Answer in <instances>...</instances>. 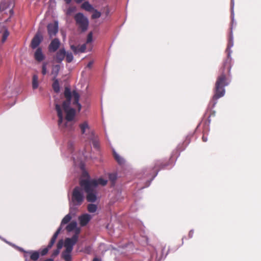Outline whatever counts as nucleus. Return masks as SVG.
Listing matches in <instances>:
<instances>
[{"mask_svg":"<svg viewBox=\"0 0 261 261\" xmlns=\"http://www.w3.org/2000/svg\"><path fill=\"white\" fill-rule=\"evenodd\" d=\"M71 50L74 52V54H77L80 53L79 46H76L73 45L70 46Z\"/></svg>","mask_w":261,"mask_h":261,"instance_id":"nucleus-36","label":"nucleus"},{"mask_svg":"<svg viewBox=\"0 0 261 261\" xmlns=\"http://www.w3.org/2000/svg\"><path fill=\"white\" fill-rule=\"evenodd\" d=\"M54 82L53 84V88L56 92H58L60 90V86L57 79L54 80Z\"/></svg>","mask_w":261,"mask_h":261,"instance_id":"nucleus-31","label":"nucleus"},{"mask_svg":"<svg viewBox=\"0 0 261 261\" xmlns=\"http://www.w3.org/2000/svg\"><path fill=\"white\" fill-rule=\"evenodd\" d=\"M72 148L73 145L72 144H70L68 146V149L71 153H72Z\"/></svg>","mask_w":261,"mask_h":261,"instance_id":"nucleus-45","label":"nucleus"},{"mask_svg":"<svg viewBox=\"0 0 261 261\" xmlns=\"http://www.w3.org/2000/svg\"><path fill=\"white\" fill-rule=\"evenodd\" d=\"M216 103V102H215L213 104V106L212 107H214L215 105V104Z\"/></svg>","mask_w":261,"mask_h":261,"instance_id":"nucleus-51","label":"nucleus"},{"mask_svg":"<svg viewBox=\"0 0 261 261\" xmlns=\"http://www.w3.org/2000/svg\"><path fill=\"white\" fill-rule=\"evenodd\" d=\"M42 36L39 34H37L33 38L31 46L33 48L37 47L40 43L42 40Z\"/></svg>","mask_w":261,"mask_h":261,"instance_id":"nucleus-15","label":"nucleus"},{"mask_svg":"<svg viewBox=\"0 0 261 261\" xmlns=\"http://www.w3.org/2000/svg\"><path fill=\"white\" fill-rule=\"evenodd\" d=\"M35 59L39 62H41L45 58V56L42 52V50L40 48H38L35 54H34Z\"/></svg>","mask_w":261,"mask_h":261,"instance_id":"nucleus-19","label":"nucleus"},{"mask_svg":"<svg viewBox=\"0 0 261 261\" xmlns=\"http://www.w3.org/2000/svg\"><path fill=\"white\" fill-rule=\"evenodd\" d=\"M92 248L91 246H86L83 249V252L87 254H90L91 252Z\"/></svg>","mask_w":261,"mask_h":261,"instance_id":"nucleus-39","label":"nucleus"},{"mask_svg":"<svg viewBox=\"0 0 261 261\" xmlns=\"http://www.w3.org/2000/svg\"><path fill=\"white\" fill-rule=\"evenodd\" d=\"M48 33L50 38L55 36L58 32V23L57 21L49 23L47 25Z\"/></svg>","mask_w":261,"mask_h":261,"instance_id":"nucleus-10","label":"nucleus"},{"mask_svg":"<svg viewBox=\"0 0 261 261\" xmlns=\"http://www.w3.org/2000/svg\"><path fill=\"white\" fill-rule=\"evenodd\" d=\"M66 229L68 232L73 231V235H76L77 237H79V234L81 231V228L77 226V222L74 221L68 224Z\"/></svg>","mask_w":261,"mask_h":261,"instance_id":"nucleus-9","label":"nucleus"},{"mask_svg":"<svg viewBox=\"0 0 261 261\" xmlns=\"http://www.w3.org/2000/svg\"><path fill=\"white\" fill-rule=\"evenodd\" d=\"M216 112L215 111L213 110L212 108H207L204 115V117L207 119L208 123L211 122V117H214L215 116Z\"/></svg>","mask_w":261,"mask_h":261,"instance_id":"nucleus-17","label":"nucleus"},{"mask_svg":"<svg viewBox=\"0 0 261 261\" xmlns=\"http://www.w3.org/2000/svg\"><path fill=\"white\" fill-rule=\"evenodd\" d=\"M79 237L73 235L70 238H67L63 241V246L66 249L73 250L74 245L77 243Z\"/></svg>","mask_w":261,"mask_h":261,"instance_id":"nucleus-7","label":"nucleus"},{"mask_svg":"<svg viewBox=\"0 0 261 261\" xmlns=\"http://www.w3.org/2000/svg\"><path fill=\"white\" fill-rule=\"evenodd\" d=\"M84 198L85 196L83 189L79 187L74 188L70 201L71 213L74 212L73 215H75L77 211V207L82 204Z\"/></svg>","mask_w":261,"mask_h":261,"instance_id":"nucleus-4","label":"nucleus"},{"mask_svg":"<svg viewBox=\"0 0 261 261\" xmlns=\"http://www.w3.org/2000/svg\"><path fill=\"white\" fill-rule=\"evenodd\" d=\"M39 84L38 76L36 74H34L32 77V88L36 89L38 88Z\"/></svg>","mask_w":261,"mask_h":261,"instance_id":"nucleus-26","label":"nucleus"},{"mask_svg":"<svg viewBox=\"0 0 261 261\" xmlns=\"http://www.w3.org/2000/svg\"><path fill=\"white\" fill-rule=\"evenodd\" d=\"M0 239H1L2 240L4 241L5 242H6L7 244L11 245L12 246L15 247V248L17 249L18 250H19V251H22V252H23L25 253V254L24 255H27V254H28L27 252L28 251H24L22 248L19 247H18V246H16V245H15L14 244H13L7 241H6L5 239L2 238L1 237H0Z\"/></svg>","mask_w":261,"mask_h":261,"instance_id":"nucleus-32","label":"nucleus"},{"mask_svg":"<svg viewBox=\"0 0 261 261\" xmlns=\"http://www.w3.org/2000/svg\"><path fill=\"white\" fill-rule=\"evenodd\" d=\"M64 1L67 4H69L71 2L72 0H64Z\"/></svg>","mask_w":261,"mask_h":261,"instance_id":"nucleus-46","label":"nucleus"},{"mask_svg":"<svg viewBox=\"0 0 261 261\" xmlns=\"http://www.w3.org/2000/svg\"><path fill=\"white\" fill-rule=\"evenodd\" d=\"M79 127L82 134L84 136V137L87 139L88 137H90L91 133H94L93 131L90 128L89 123L85 121L80 124Z\"/></svg>","mask_w":261,"mask_h":261,"instance_id":"nucleus-8","label":"nucleus"},{"mask_svg":"<svg viewBox=\"0 0 261 261\" xmlns=\"http://www.w3.org/2000/svg\"><path fill=\"white\" fill-rule=\"evenodd\" d=\"M92 41V32H90V33H89L88 35V37H87V43H91Z\"/></svg>","mask_w":261,"mask_h":261,"instance_id":"nucleus-41","label":"nucleus"},{"mask_svg":"<svg viewBox=\"0 0 261 261\" xmlns=\"http://www.w3.org/2000/svg\"><path fill=\"white\" fill-rule=\"evenodd\" d=\"M77 25L83 31H86L88 27L89 21L88 18L82 13H79L74 17Z\"/></svg>","mask_w":261,"mask_h":261,"instance_id":"nucleus-6","label":"nucleus"},{"mask_svg":"<svg viewBox=\"0 0 261 261\" xmlns=\"http://www.w3.org/2000/svg\"><path fill=\"white\" fill-rule=\"evenodd\" d=\"M24 257H25V261H28L27 256L26 255H24Z\"/></svg>","mask_w":261,"mask_h":261,"instance_id":"nucleus-50","label":"nucleus"},{"mask_svg":"<svg viewBox=\"0 0 261 261\" xmlns=\"http://www.w3.org/2000/svg\"><path fill=\"white\" fill-rule=\"evenodd\" d=\"M75 9L76 8L74 7H69L67 10V14L68 15L71 14L72 12H73L75 11Z\"/></svg>","mask_w":261,"mask_h":261,"instance_id":"nucleus-40","label":"nucleus"},{"mask_svg":"<svg viewBox=\"0 0 261 261\" xmlns=\"http://www.w3.org/2000/svg\"><path fill=\"white\" fill-rule=\"evenodd\" d=\"M44 261H54V260L52 258H48V259L45 260Z\"/></svg>","mask_w":261,"mask_h":261,"instance_id":"nucleus-49","label":"nucleus"},{"mask_svg":"<svg viewBox=\"0 0 261 261\" xmlns=\"http://www.w3.org/2000/svg\"><path fill=\"white\" fill-rule=\"evenodd\" d=\"M233 46V41H232V35L230 34L228 40V43L227 44V47L226 49V51L227 53V57L226 58H230V48Z\"/></svg>","mask_w":261,"mask_h":261,"instance_id":"nucleus-23","label":"nucleus"},{"mask_svg":"<svg viewBox=\"0 0 261 261\" xmlns=\"http://www.w3.org/2000/svg\"><path fill=\"white\" fill-rule=\"evenodd\" d=\"M193 234H194V231L193 230H191L189 231V238H192L193 236Z\"/></svg>","mask_w":261,"mask_h":261,"instance_id":"nucleus-44","label":"nucleus"},{"mask_svg":"<svg viewBox=\"0 0 261 261\" xmlns=\"http://www.w3.org/2000/svg\"><path fill=\"white\" fill-rule=\"evenodd\" d=\"M202 140L204 142H206L208 140L207 135H206L205 133H203V134Z\"/></svg>","mask_w":261,"mask_h":261,"instance_id":"nucleus-43","label":"nucleus"},{"mask_svg":"<svg viewBox=\"0 0 261 261\" xmlns=\"http://www.w3.org/2000/svg\"><path fill=\"white\" fill-rule=\"evenodd\" d=\"M93 261H101V260L97 257H95L93 259Z\"/></svg>","mask_w":261,"mask_h":261,"instance_id":"nucleus-47","label":"nucleus"},{"mask_svg":"<svg viewBox=\"0 0 261 261\" xmlns=\"http://www.w3.org/2000/svg\"><path fill=\"white\" fill-rule=\"evenodd\" d=\"M61 229H62V227H61V226H60L58 228V229H57L56 232L54 233L52 238L51 239V240L49 242V247L53 246V245L54 244L55 242H56V239H57L58 236L59 235V234L60 233Z\"/></svg>","mask_w":261,"mask_h":261,"instance_id":"nucleus-25","label":"nucleus"},{"mask_svg":"<svg viewBox=\"0 0 261 261\" xmlns=\"http://www.w3.org/2000/svg\"><path fill=\"white\" fill-rule=\"evenodd\" d=\"M9 35V33L8 31V30L5 28H3V34H2V42H4L7 39V37H8Z\"/></svg>","mask_w":261,"mask_h":261,"instance_id":"nucleus-30","label":"nucleus"},{"mask_svg":"<svg viewBox=\"0 0 261 261\" xmlns=\"http://www.w3.org/2000/svg\"><path fill=\"white\" fill-rule=\"evenodd\" d=\"M73 213H71V209L70 208V213L66 215L62 219L61 225V227H62V225L64 224H67L71 219L72 217L74 216L75 215H73Z\"/></svg>","mask_w":261,"mask_h":261,"instance_id":"nucleus-20","label":"nucleus"},{"mask_svg":"<svg viewBox=\"0 0 261 261\" xmlns=\"http://www.w3.org/2000/svg\"><path fill=\"white\" fill-rule=\"evenodd\" d=\"M72 250H68L65 249L64 251L62 252L61 254L62 258L65 261H71L72 260Z\"/></svg>","mask_w":261,"mask_h":261,"instance_id":"nucleus-16","label":"nucleus"},{"mask_svg":"<svg viewBox=\"0 0 261 261\" xmlns=\"http://www.w3.org/2000/svg\"><path fill=\"white\" fill-rule=\"evenodd\" d=\"M47 64H48L47 62H43L42 64V74L43 75H45L48 72L47 70Z\"/></svg>","mask_w":261,"mask_h":261,"instance_id":"nucleus-34","label":"nucleus"},{"mask_svg":"<svg viewBox=\"0 0 261 261\" xmlns=\"http://www.w3.org/2000/svg\"><path fill=\"white\" fill-rule=\"evenodd\" d=\"M92 63H92V62H89V63H88V64L87 66H88V67H89V68H90V67L91 66V65H92Z\"/></svg>","mask_w":261,"mask_h":261,"instance_id":"nucleus-48","label":"nucleus"},{"mask_svg":"<svg viewBox=\"0 0 261 261\" xmlns=\"http://www.w3.org/2000/svg\"><path fill=\"white\" fill-rule=\"evenodd\" d=\"M64 95L66 100L62 105L56 104V110L59 118L58 125L60 128L70 130L72 128V120L75 116V110L70 107V104L72 101L73 105L76 107L78 111H80L82 108L79 103L80 95L77 91L74 90L71 92L67 88L65 90Z\"/></svg>","mask_w":261,"mask_h":261,"instance_id":"nucleus-1","label":"nucleus"},{"mask_svg":"<svg viewBox=\"0 0 261 261\" xmlns=\"http://www.w3.org/2000/svg\"><path fill=\"white\" fill-rule=\"evenodd\" d=\"M52 247V246L49 247V244L48 245L47 247L42 249L41 251V254L42 255H45L48 252V250Z\"/></svg>","mask_w":261,"mask_h":261,"instance_id":"nucleus-38","label":"nucleus"},{"mask_svg":"<svg viewBox=\"0 0 261 261\" xmlns=\"http://www.w3.org/2000/svg\"><path fill=\"white\" fill-rule=\"evenodd\" d=\"M81 8L88 12H91L94 10L93 7L87 1L83 3L81 6Z\"/></svg>","mask_w":261,"mask_h":261,"instance_id":"nucleus-24","label":"nucleus"},{"mask_svg":"<svg viewBox=\"0 0 261 261\" xmlns=\"http://www.w3.org/2000/svg\"><path fill=\"white\" fill-rule=\"evenodd\" d=\"M107 182V180L101 177L94 179H90L87 178L85 179H82L80 181V185L87 194V200L92 202L95 201L97 198L96 189L97 186L98 185L105 186Z\"/></svg>","mask_w":261,"mask_h":261,"instance_id":"nucleus-3","label":"nucleus"},{"mask_svg":"<svg viewBox=\"0 0 261 261\" xmlns=\"http://www.w3.org/2000/svg\"><path fill=\"white\" fill-rule=\"evenodd\" d=\"M60 66L59 65H54L52 67L51 74L53 76V80H55L58 75Z\"/></svg>","mask_w":261,"mask_h":261,"instance_id":"nucleus-21","label":"nucleus"},{"mask_svg":"<svg viewBox=\"0 0 261 261\" xmlns=\"http://www.w3.org/2000/svg\"><path fill=\"white\" fill-rule=\"evenodd\" d=\"M65 55L66 50L64 48H62L57 51L54 59L57 62L61 63L65 58Z\"/></svg>","mask_w":261,"mask_h":261,"instance_id":"nucleus-13","label":"nucleus"},{"mask_svg":"<svg viewBox=\"0 0 261 261\" xmlns=\"http://www.w3.org/2000/svg\"><path fill=\"white\" fill-rule=\"evenodd\" d=\"M113 155L115 159L120 165H123L124 164V159L119 155L115 151H113Z\"/></svg>","mask_w":261,"mask_h":261,"instance_id":"nucleus-27","label":"nucleus"},{"mask_svg":"<svg viewBox=\"0 0 261 261\" xmlns=\"http://www.w3.org/2000/svg\"><path fill=\"white\" fill-rule=\"evenodd\" d=\"M80 53H84L86 48V44H84L81 46H79Z\"/></svg>","mask_w":261,"mask_h":261,"instance_id":"nucleus-42","label":"nucleus"},{"mask_svg":"<svg viewBox=\"0 0 261 261\" xmlns=\"http://www.w3.org/2000/svg\"><path fill=\"white\" fill-rule=\"evenodd\" d=\"M60 45V42L58 39L55 38L53 40L49 45V50L50 51L55 52L59 48Z\"/></svg>","mask_w":261,"mask_h":261,"instance_id":"nucleus-14","label":"nucleus"},{"mask_svg":"<svg viewBox=\"0 0 261 261\" xmlns=\"http://www.w3.org/2000/svg\"><path fill=\"white\" fill-rule=\"evenodd\" d=\"M63 246V240H60L58 244H57V249L54 251L53 254H52V257H56L57 255H58L60 252V249L62 248Z\"/></svg>","mask_w":261,"mask_h":261,"instance_id":"nucleus-22","label":"nucleus"},{"mask_svg":"<svg viewBox=\"0 0 261 261\" xmlns=\"http://www.w3.org/2000/svg\"><path fill=\"white\" fill-rule=\"evenodd\" d=\"M93 13L92 15V18L93 19L98 18L100 17L101 16V13L97 11L96 10H95L94 9V10H93Z\"/></svg>","mask_w":261,"mask_h":261,"instance_id":"nucleus-35","label":"nucleus"},{"mask_svg":"<svg viewBox=\"0 0 261 261\" xmlns=\"http://www.w3.org/2000/svg\"><path fill=\"white\" fill-rule=\"evenodd\" d=\"M90 137H88L87 140L90 142H92L93 146L95 148H98L99 147V143L97 138V136L94 133H91Z\"/></svg>","mask_w":261,"mask_h":261,"instance_id":"nucleus-18","label":"nucleus"},{"mask_svg":"<svg viewBox=\"0 0 261 261\" xmlns=\"http://www.w3.org/2000/svg\"><path fill=\"white\" fill-rule=\"evenodd\" d=\"M92 219V216L88 214H84L80 216L78 218L79 221L81 226L86 225Z\"/></svg>","mask_w":261,"mask_h":261,"instance_id":"nucleus-11","label":"nucleus"},{"mask_svg":"<svg viewBox=\"0 0 261 261\" xmlns=\"http://www.w3.org/2000/svg\"><path fill=\"white\" fill-rule=\"evenodd\" d=\"M109 179L114 184L117 178V175L115 173H110L109 175Z\"/></svg>","mask_w":261,"mask_h":261,"instance_id":"nucleus-37","label":"nucleus"},{"mask_svg":"<svg viewBox=\"0 0 261 261\" xmlns=\"http://www.w3.org/2000/svg\"><path fill=\"white\" fill-rule=\"evenodd\" d=\"M231 67V59L228 57L224 61L219 70V75L217 78L214 90V94L213 97L214 100H217L225 95V87L228 86L230 82Z\"/></svg>","mask_w":261,"mask_h":261,"instance_id":"nucleus-2","label":"nucleus"},{"mask_svg":"<svg viewBox=\"0 0 261 261\" xmlns=\"http://www.w3.org/2000/svg\"><path fill=\"white\" fill-rule=\"evenodd\" d=\"M14 6V4L12 2L10 1L9 0H5V2L0 4V11H4L7 9H10V13L12 14V8Z\"/></svg>","mask_w":261,"mask_h":261,"instance_id":"nucleus-12","label":"nucleus"},{"mask_svg":"<svg viewBox=\"0 0 261 261\" xmlns=\"http://www.w3.org/2000/svg\"><path fill=\"white\" fill-rule=\"evenodd\" d=\"M27 253L30 254L31 259L33 260H37L39 257V253L38 251H29Z\"/></svg>","mask_w":261,"mask_h":261,"instance_id":"nucleus-28","label":"nucleus"},{"mask_svg":"<svg viewBox=\"0 0 261 261\" xmlns=\"http://www.w3.org/2000/svg\"><path fill=\"white\" fill-rule=\"evenodd\" d=\"M87 209L89 213H93L96 211L97 206L95 204H89L87 206Z\"/></svg>","mask_w":261,"mask_h":261,"instance_id":"nucleus-29","label":"nucleus"},{"mask_svg":"<svg viewBox=\"0 0 261 261\" xmlns=\"http://www.w3.org/2000/svg\"><path fill=\"white\" fill-rule=\"evenodd\" d=\"M87 151L84 149L83 150H80L77 155L76 154H73L72 155V159L73 162L74 164L76 166H79L80 167H82L83 166L82 162L84 160L88 159V158H90V156H89L87 154Z\"/></svg>","mask_w":261,"mask_h":261,"instance_id":"nucleus-5","label":"nucleus"},{"mask_svg":"<svg viewBox=\"0 0 261 261\" xmlns=\"http://www.w3.org/2000/svg\"><path fill=\"white\" fill-rule=\"evenodd\" d=\"M66 60L67 62L70 63L73 59V56L71 53L66 51Z\"/></svg>","mask_w":261,"mask_h":261,"instance_id":"nucleus-33","label":"nucleus"}]
</instances>
